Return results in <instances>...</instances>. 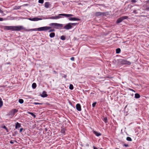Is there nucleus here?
<instances>
[{"mask_svg": "<svg viewBox=\"0 0 149 149\" xmlns=\"http://www.w3.org/2000/svg\"><path fill=\"white\" fill-rule=\"evenodd\" d=\"M131 2L132 3H136V0H132Z\"/></svg>", "mask_w": 149, "mask_h": 149, "instance_id": "nucleus-37", "label": "nucleus"}, {"mask_svg": "<svg viewBox=\"0 0 149 149\" xmlns=\"http://www.w3.org/2000/svg\"><path fill=\"white\" fill-rule=\"evenodd\" d=\"M55 36V34L53 32L51 33L49 35L50 37L51 38H53Z\"/></svg>", "mask_w": 149, "mask_h": 149, "instance_id": "nucleus-18", "label": "nucleus"}, {"mask_svg": "<svg viewBox=\"0 0 149 149\" xmlns=\"http://www.w3.org/2000/svg\"><path fill=\"white\" fill-rule=\"evenodd\" d=\"M65 132V130L64 128L62 129L61 130V133H64Z\"/></svg>", "mask_w": 149, "mask_h": 149, "instance_id": "nucleus-34", "label": "nucleus"}, {"mask_svg": "<svg viewBox=\"0 0 149 149\" xmlns=\"http://www.w3.org/2000/svg\"><path fill=\"white\" fill-rule=\"evenodd\" d=\"M0 13H3V11L1 10L0 9Z\"/></svg>", "mask_w": 149, "mask_h": 149, "instance_id": "nucleus-42", "label": "nucleus"}, {"mask_svg": "<svg viewBox=\"0 0 149 149\" xmlns=\"http://www.w3.org/2000/svg\"><path fill=\"white\" fill-rule=\"evenodd\" d=\"M93 132L95 135L97 136H99L101 135V134L99 132H97L93 131Z\"/></svg>", "mask_w": 149, "mask_h": 149, "instance_id": "nucleus-17", "label": "nucleus"}, {"mask_svg": "<svg viewBox=\"0 0 149 149\" xmlns=\"http://www.w3.org/2000/svg\"><path fill=\"white\" fill-rule=\"evenodd\" d=\"M140 96L138 93H136L135 94V97L136 98H139L140 97Z\"/></svg>", "mask_w": 149, "mask_h": 149, "instance_id": "nucleus-19", "label": "nucleus"}, {"mask_svg": "<svg viewBox=\"0 0 149 149\" xmlns=\"http://www.w3.org/2000/svg\"><path fill=\"white\" fill-rule=\"evenodd\" d=\"M116 149H119V148H116Z\"/></svg>", "mask_w": 149, "mask_h": 149, "instance_id": "nucleus-52", "label": "nucleus"}, {"mask_svg": "<svg viewBox=\"0 0 149 149\" xmlns=\"http://www.w3.org/2000/svg\"><path fill=\"white\" fill-rule=\"evenodd\" d=\"M63 17V14H60L58 15H57L50 17L48 18L53 19H58Z\"/></svg>", "mask_w": 149, "mask_h": 149, "instance_id": "nucleus-2", "label": "nucleus"}, {"mask_svg": "<svg viewBox=\"0 0 149 149\" xmlns=\"http://www.w3.org/2000/svg\"><path fill=\"white\" fill-rule=\"evenodd\" d=\"M70 60L72 61H74V57H72L70 58Z\"/></svg>", "mask_w": 149, "mask_h": 149, "instance_id": "nucleus-36", "label": "nucleus"}, {"mask_svg": "<svg viewBox=\"0 0 149 149\" xmlns=\"http://www.w3.org/2000/svg\"><path fill=\"white\" fill-rule=\"evenodd\" d=\"M63 17H69L71 16H73V15L72 14H63Z\"/></svg>", "mask_w": 149, "mask_h": 149, "instance_id": "nucleus-14", "label": "nucleus"}, {"mask_svg": "<svg viewBox=\"0 0 149 149\" xmlns=\"http://www.w3.org/2000/svg\"><path fill=\"white\" fill-rule=\"evenodd\" d=\"M96 104V102H95L93 103V104H92V106L93 107H94L95 106V105Z\"/></svg>", "mask_w": 149, "mask_h": 149, "instance_id": "nucleus-35", "label": "nucleus"}, {"mask_svg": "<svg viewBox=\"0 0 149 149\" xmlns=\"http://www.w3.org/2000/svg\"><path fill=\"white\" fill-rule=\"evenodd\" d=\"M32 87L33 88H35L36 87V84L35 83H33L32 84Z\"/></svg>", "mask_w": 149, "mask_h": 149, "instance_id": "nucleus-24", "label": "nucleus"}, {"mask_svg": "<svg viewBox=\"0 0 149 149\" xmlns=\"http://www.w3.org/2000/svg\"><path fill=\"white\" fill-rule=\"evenodd\" d=\"M27 113H28L30 114L32 116H33L34 118H35L36 117V115L33 113L30 112H29V111L27 112Z\"/></svg>", "mask_w": 149, "mask_h": 149, "instance_id": "nucleus-22", "label": "nucleus"}, {"mask_svg": "<svg viewBox=\"0 0 149 149\" xmlns=\"http://www.w3.org/2000/svg\"><path fill=\"white\" fill-rule=\"evenodd\" d=\"M56 23H53L50 24L49 25L52 26L54 28L56 29Z\"/></svg>", "mask_w": 149, "mask_h": 149, "instance_id": "nucleus-13", "label": "nucleus"}, {"mask_svg": "<svg viewBox=\"0 0 149 149\" xmlns=\"http://www.w3.org/2000/svg\"><path fill=\"white\" fill-rule=\"evenodd\" d=\"M55 30L54 29H50L49 32H53V31H55Z\"/></svg>", "mask_w": 149, "mask_h": 149, "instance_id": "nucleus-33", "label": "nucleus"}, {"mask_svg": "<svg viewBox=\"0 0 149 149\" xmlns=\"http://www.w3.org/2000/svg\"><path fill=\"white\" fill-rule=\"evenodd\" d=\"M133 13L135 14L137 13V11L136 10H134L133 11Z\"/></svg>", "mask_w": 149, "mask_h": 149, "instance_id": "nucleus-38", "label": "nucleus"}, {"mask_svg": "<svg viewBox=\"0 0 149 149\" xmlns=\"http://www.w3.org/2000/svg\"><path fill=\"white\" fill-rule=\"evenodd\" d=\"M3 105V102L2 101V99L1 97H0V107H1Z\"/></svg>", "mask_w": 149, "mask_h": 149, "instance_id": "nucleus-23", "label": "nucleus"}, {"mask_svg": "<svg viewBox=\"0 0 149 149\" xmlns=\"http://www.w3.org/2000/svg\"><path fill=\"white\" fill-rule=\"evenodd\" d=\"M14 26H5L4 29L6 30H12L13 31Z\"/></svg>", "mask_w": 149, "mask_h": 149, "instance_id": "nucleus-6", "label": "nucleus"}, {"mask_svg": "<svg viewBox=\"0 0 149 149\" xmlns=\"http://www.w3.org/2000/svg\"><path fill=\"white\" fill-rule=\"evenodd\" d=\"M23 29V27L22 26H14L13 31H20Z\"/></svg>", "mask_w": 149, "mask_h": 149, "instance_id": "nucleus-7", "label": "nucleus"}, {"mask_svg": "<svg viewBox=\"0 0 149 149\" xmlns=\"http://www.w3.org/2000/svg\"><path fill=\"white\" fill-rule=\"evenodd\" d=\"M126 139L127 141H132V139H131V138L129 137H127V138Z\"/></svg>", "mask_w": 149, "mask_h": 149, "instance_id": "nucleus-29", "label": "nucleus"}, {"mask_svg": "<svg viewBox=\"0 0 149 149\" xmlns=\"http://www.w3.org/2000/svg\"><path fill=\"white\" fill-rule=\"evenodd\" d=\"M124 146H125V147H128L129 146V145H128V144H124Z\"/></svg>", "mask_w": 149, "mask_h": 149, "instance_id": "nucleus-40", "label": "nucleus"}, {"mask_svg": "<svg viewBox=\"0 0 149 149\" xmlns=\"http://www.w3.org/2000/svg\"><path fill=\"white\" fill-rule=\"evenodd\" d=\"M128 18V17L127 16H124L121 17L117 19L116 22V23L117 24L119 23L122 22L124 20L127 19Z\"/></svg>", "mask_w": 149, "mask_h": 149, "instance_id": "nucleus-4", "label": "nucleus"}, {"mask_svg": "<svg viewBox=\"0 0 149 149\" xmlns=\"http://www.w3.org/2000/svg\"><path fill=\"white\" fill-rule=\"evenodd\" d=\"M118 62L121 64H127L130 65L131 63L129 61L122 59H119L118 60Z\"/></svg>", "mask_w": 149, "mask_h": 149, "instance_id": "nucleus-3", "label": "nucleus"}, {"mask_svg": "<svg viewBox=\"0 0 149 149\" xmlns=\"http://www.w3.org/2000/svg\"><path fill=\"white\" fill-rule=\"evenodd\" d=\"M93 149H97V148H96L95 147H93Z\"/></svg>", "mask_w": 149, "mask_h": 149, "instance_id": "nucleus-45", "label": "nucleus"}, {"mask_svg": "<svg viewBox=\"0 0 149 149\" xmlns=\"http://www.w3.org/2000/svg\"><path fill=\"white\" fill-rule=\"evenodd\" d=\"M35 104H37V103H35Z\"/></svg>", "mask_w": 149, "mask_h": 149, "instance_id": "nucleus-51", "label": "nucleus"}, {"mask_svg": "<svg viewBox=\"0 0 149 149\" xmlns=\"http://www.w3.org/2000/svg\"><path fill=\"white\" fill-rule=\"evenodd\" d=\"M49 6L50 4L49 2H46L45 3V7L47 8H49Z\"/></svg>", "mask_w": 149, "mask_h": 149, "instance_id": "nucleus-15", "label": "nucleus"}, {"mask_svg": "<svg viewBox=\"0 0 149 149\" xmlns=\"http://www.w3.org/2000/svg\"><path fill=\"white\" fill-rule=\"evenodd\" d=\"M104 13L101 12H97L95 13V15L96 16H99L101 15H104Z\"/></svg>", "mask_w": 149, "mask_h": 149, "instance_id": "nucleus-9", "label": "nucleus"}, {"mask_svg": "<svg viewBox=\"0 0 149 149\" xmlns=\"http://www.w3.org/2000/svg\"><path fill=\"white\" fill-rule=\"evenodd\" d=\"M63 25L62 24L57 23L56 29H62Z\"/></svg>", "mask_w": 149, "mask_h": 149, "instance_id": "nucleus-8", "label": "nucleus"}, {"mask_svg": "<svg viewBox=\"0 0 149 149\" xmlns=\"http://www.w3.org/2000/svg\"><path fill=\"white\" fill-rule=\"evenodd\" d=\"M38 104H40V103H38Z\"/></svg>", "mask_w": 149, "mask_h": 149, "instance_id": "nucleus-50", "label": "nucleus"}, {"mask_svg": "<svg viewBox=\"0 0 149 149\" xmlns=\"http://www.w3.org/2000/svg\"><path fill=\"white\" fill-rule=\"evenodd\" d=\"M54 72L55 73H56V71H54Z\"/></svg>", "mask_w": 149, "mask_h": 149, "instance_id": "nucleus-48", "label": "nucleus"}, {"mask_svg": "<svg viewBox=\"0 0 149 149\" xmlns=\"http://www.w3.org/2000/svg\"><path fill=\"white\" fill-rule=\"evenodd\" d=\"M20 127V125L19 123H18L17 122L16 123V125L15 126V128H19Z\"/></svg>", "mask_w": 149, "mask_h": 149, "instance_id": "nucleus-20", "label": "nucleus"}, {"mask_svg": "<svg viewBox=\"0 0 149 149\" xmlns=\"http://www.w3.org/2000/svg\"><path fill=\"white\" fill-rule=\"evenodd\" d=\"M10 143H11V144H13L14 143V142L13 141H10Z\"/></svg>", "mask_w": 149, "mask_h": 149, "instance_id": "nucleus-44", "label": "nucleus"}, {"mask_svg": "<svg viewBox=\"0 0 149 149\" xmlns=\"http://www.w3.org/2000/svg\"><path fill=\"white\" fill-rule=\"evenodd\" d=\"M76 108L77 109L78 111H81V106L79 104H78L76 105Z\"/></svg>", "mask_w": 149, "mask_h": 149, "instance_id": "nucleus-12", "label": "nucleus"}, {"mask_svg": "<svg viewBox=\"0 0 149 149\" xmlns=\"http://www.w3.org/2000/svg\"><path fill=\"white\" fill-rule=\"evenodd\" d=\"M61 39L62 40H64L65 39V38L64 36H62L61 37Z\"/></svg>", "mask_w": 149, "mask_h": 149, "instance_id": "nucleus-26", "label": "nucleus"}, {"mask_svg": "<svg viewBox=\"0 0 149 149\" xmlns=\"http://www.w3.org/2000/svg\"><path fill=\"white\" fill-rule=\"evenodd\" d=\"M66 77V75H65L64 76V78H65Z\"/></svg>", "mask_w": 149, "mask_h": 149, "instance_id": "nucleus-47", "label": "nucleus"}, {"mask_svg": "<svg viewBox=\"0 0 149 149\" xmlns=\"http://www.w3.org/2000/svg\"><path fill=\"white\" fill-rule=\"evenodd\" d=\"M19 102L20 104H22L24 102V100L22 99H19Z\"/></svg>", "mask_w": 149, "mask_h": 149, "instance_id": "nucleus-25", "label": "nucleus"}, {"mask_svg": "<svg viewBox=\"0 0 149 149\" xmlns=\"http://www.w3.org/2000/svg\"><path fill=\"white\" fill-rule=\"evenodd\" d=\"M3 128H4V129H5L6 130H7L8 129L6 127V126H4L3 127Z\"/></svg>", "mask_w": 149, "mask_h": 149, "instance_id": "nucleus-41", "label": "nucleus"}, {"mask_svg": "<svg viewBox=\"0 0 149 149\" xmlns=\"http://www.w3.org/2000/svg\"><path fill=\"white\" fill-rule=\"evenodd\" d=\"M121 50L120 48H117L116 50V54H119L120 53Z\"/></svg>", "mask_w": 149, "mask_h": 149, "instance_id": "nucleus-21", "label": "nucleus"}, {"mask_svg": "<svg viewBox=\"0 0 149 149\" xmlns=\"http://www.w3.org/2000/svg\"><path fill=\"white\" fill-rule=\"evenodd\" d=\"M38 2L39 3L42 4L44 2V0H39Z\"/></svg>", "mask_w": 149, "mask_h": 149, "instance_id": "nucleus-31", "label": "nucleus"}, {"mask_svg": "<svg viewBox=\"0 0 149 149\" xmlns=\"http://www.w3.org/2000/svg\"><path fill=\"white\" fill-rule=\"evenodd\" d=\"M37 31V28H35V29H30L29 31Z\"/></svg>", "mask_w": 149, "mask_h": 149, "instance_id": "nucleus-28", "label": "nucleus"}, {"mask_svg": "<svg viewBox=\"0 0 149 149\" xmlns=\"http://www.w3.org/2000/svg\"><path fill=\"white\" fill-rule=\"evenodd\" d=\"M68 19L70 21H79L80 20V19L78 18H77L76 17H69Z\"/></svg>", "mask_w": 149, "mask_h": 149, "instance_id": "nucleus-10", "label": "nucleus"}, {"mask_svg": "<svg viewBox=\"0 0 149 149\" xmlns=\"http://www.w3.org/2000/svg\"><path fill=\"white\" fill-rule=\"evenodd\" d=\"M104 121L105 123H107V117H105L104 118Z\"/></svg>", "mask_w": 149, "mask_h": 149, "instance_id": "nucleus-30", "label": "nucleus"}, {"mask_svg": "<svg viewBox=\"0 0 149 149\" xmlns=\"http://www.w3.org/2000/svg\"><path fill=\"white\" fill-rule=\"evenodd\" d=\"M42 19L40 18H38V21L41 19Z\"/></svg>", "mask_w": 149, "mask_h": 149, "instance_id": "nucleus-46", "label": "nucleus"}, {"mask_svg": "<svg viewBox=\"0 0 149 149\" xmlns=\"http://www.w3.org/2000/svg\"><path fill=\"white\" fill-rule=\"evenodd\" d=\"M40 95L43 97H46L47 96V95L46 94V92L45 91H44L42 94Z\"/></svg>", "mask_w": 149, "mask_h": 149, "instance_id": "nucleus-11", "label": "nucleus"}, {"mask_svg": "<svg viewBox=\"0 0 149 149\" xmlns=\"http://www.w3.org/2000/svg\"><path fill=\"white\" fill-rule=\"evenodd\" d=\"M77 24V23H68L65 25L63 28V29H66L69 30L72 29L73 26H75Z\"/></svg>", "mask_w": 149, "mask_h": 149, "instance_id": "nucleus-1", "label": "nucleus"}, {"mask_svg": "<svg viewBox=\"0 0 149 149\" xmlns=\"http://www.w3.org/2000/svg\"><path fill=\"white\" fill-rule=\"evenodd\" d=\"M4 20L3 18L0 17V21H3Z\"/></svg>", "mask_w": 149, "mask_h": 149, "instance_id": "nucleus-39", "label": "nucleus"}, {"mask_svg": "<svg viewBox=\"0 0 149 149\" xmlns=\"http://www.w3.org/2000/svg\"><path fill=\"white\" fill-rule=\"evenodd\" d=\"M73 86L72 84H70L69 86V88L70 90H72L73 89Z\"/></svg>", "mask_w": 149, "mask_h": 149, "instance_id": "nucleus-27", "label": "nucleus"}, {"mask_svg": "<svg viewBox=\"0 0 149 149\" xmlns=\"http://www.w3.org/2000/svg\"><path fill=\"white\" fill-rule=\"evenodd\" d=\"M13 113H15L17 112V110L16 109H14L12 111Z\"/></svg>", "mask_w": 149, "mask_h": 149, "instance_id": "nucleus-32", "label": "nucleus"}, {"mask_svg": "<svg viewBox=\"0 0 149 149\" xmlns=\"http://www.w3.org/2000/svg\"><path fill=\"white\" fill-rule=\"evenodd\" d=\"M100 149H103L102 148H101Z\"/></svg>", "mask_w": 149, "mask_h": 149, "instance_id": "nucleus-53", "label": "nucleus"}, {"mask_svg": "<svg viewBox=\"0 0 149 149\" xmlns=\"http://www.w3.org/2000/svg\"><path fill=\"white\" fill-rule=\"evenodd\" d=\"M51 27L49 26H44L38 28V31H45L51 29Z\"/></svg>", "mask_w": 149, "mask_h": 149, "instance_id": "nucleus-5", "label": "nucleus"}, {"mask_svg": "<svg viewBox=\"0 0 149 149\" xmlns=\"http://www.w3.org/2000/svg\"><path fill=\"white\" fill-rule=\"evenodd\" d=\"M127 107V105H126V106L125 107V108H126Z\"/></svg>", "mask_w": 149, "mask_h": 149, "instance_id": "nucleus-49", "label": "nucleus"}, {"mask_svg": "<svg viewBox=\"0 0 149 149\" xmlns=\"http://www.w3.org/2000/svg\"><path fill=\"white\" fill-rule=\"evenodd\" d=\"M29 19L32 21H37V17L33 18H29Z\"/></svg>", "mask_w": 149, "mask_h": 149, "instance_id": "nucleus-16", "label": "nucleus"}, {"mask_svg": "<svg viewBox=\"0 0 149 149\" xmlns=\"http://www.w3.org/2000/svg\"><path fill=\"white\" fill-rule=\"evenodd\" d=\"M22 130H23V129L22 128H21L20 129V130H19L20 132H22Z\"/></svg>", "mask_w": 149, "mask_h": 149, "instance_id": "nucleus-43", "label": "nucleus"}]
</instances>
